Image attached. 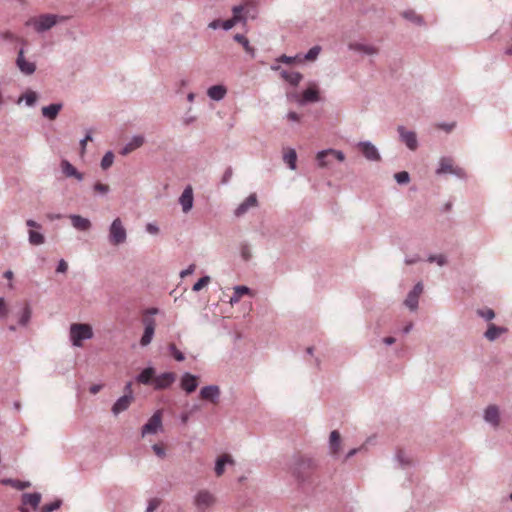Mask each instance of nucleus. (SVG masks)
I'll use <instances>...</instances> for the list:
<instances>
[{
    "label": "nucleus",
    "mask_w": 512,
    "mask_h": 512,
    "mask_svg": "<svg viewBox=\"0 0 512 512\" xmlns=\"http://www.w3.org/2000/svg\"><path fill=\"white\" fill-rule=\"evenodd\" d=\"M316 467V462L312 458L299 456L295 459L292 473L298 481L304 482Z\"/></svg>",
    "instance_id": "f257e3e1"
},
{
    "label": "nucleus",
    "mask_w": 512,
    "mask_h": 512,
    "mask_svg": "<svg viewBox=\"0 0 512 512\" xmlns=\"http://www.w3.org/2000/svg\"><path fill=\"white\" fill-rule=\"evenodd\" d=\"M159 312L158 308H149L146 310L145 315L142 319L144 325V333L140 339V345L145 347L149 345L153 339L156 327V321L153 315Z\"/></svg>",
    "instance_id": "f03ea898"
},
{
    "label": "nucleus",
    "mask_w": 512,
    "mask_h": 512,
    "mask_svg": "<svg viewBox=\"0 0 512 512\" xmlns=\"http://www.w3.org/2000/svg\"><path fill=\"white\" fill-rule=\"evenodd\" d=\"M65 19V17L56 14H41L31 19L30 24L33 25L36 32L44 33Z\"/></svg>",
    "instance_id": "7ed1b4c3"
},
{
    "label": "nucleus",
    "mask_w": 512,
    "mask_h": 512,
    "mask_svg": "<svg viewBox=\"0 0 512 512\" xmlns=\"http://www.w3.org/2000/svg\"><path fill=\"white\" fill-rule=\"evenodd\" d=\"M93 337V330L89 324L74 323L70 326V339L72 345L81 347L82 341L91 339Z\"/></svg>",
    "instance_id": "20e7f679"
},
{
    "label": "nucleus",
    "mask_w": 512,
    "mask_h": 512,
    "mask_svg": "<svg viewBox=\"0 0 512 512\" xmlns=\"http://www.w3.org/2000/svg\"><path fill=\"white\" fill-rule=\"evenodd\" d=\"M127 232L120 218L112 221L109 227L108 240L111 245L119 246L126 242Z\"/></svg>",
    "instance_id": "39448f33"
},
{
    "label": "nucleus",
    "mask_w": 512,
    "mask_h": 512,
    "mask_svg": "<svg viewBox=\"0 0 512 512\" xmlns=\"http://www.w3.org/2000/svg\"><path fill=\"white\" fill-rule=\"evenodd\" d=\"M162 427V413L161 411H156L147 421L145 425L142 426L141 434L142 436L149 434H156Z\"/></svg>",
    "instance_id": "423d86ee"
},
{
    "label": "nucleus",
    "mask_w": 512,
    "mask_h": 512,
    "mask_svg": "<svg viewBox=\"0 0 512 512\" xmlns=\"http://www.w3.org/2000/svg\"><path fill=\"white\" fill-rule=\"evenodd\" d=\"M216 502V499L212 493L208 490H200L194 496V505L199 510H204L213 506Z\"/></svg>",
    "instance_id": "0eeeda50"
},
{
    "label": "nucleus",
    "mask_w": 512,
    "mask_h": 512,
    "mask_svg": "<svg viewBox=\"0 0 512 512\" xmlns=\"http://www.w3.org/2000/svg\"><path fill=\"white\" fill-rule=\"evenodd\" d=\"M357 147L363 154V156L369 160L378 162L381 160V155L377 149V147L370 141H360L357 144Z\"/></svg>",
    "instance_id": "6e6552de"
},
{
    "label": "nucleus",
    "mask_w": 512,
    "mask_h": 512,
    "mask_svg": "<svg viewBox=\"0 0 512 512\" xmlns=\"http://www.w3.org/2000/svg\"><path fill=\"white\" fill-rule=\"evenodd\" d=\"M397 131L399 133L400 140L412 151L418 148V140L414 131L407 130L404 126H398Z\"/></svg>",
    "instance_id": "1a4fd4ad"
},
{
    "label": "nucleus",
    "mask_w": 512,
    "mask_h": 512,
    "mask_svg": "<svg viewBox=\"0 0 512 512\" xmlns=\"http://www.w3.org/2000/svg\"><path fill=\"white\" fill-rule=\"evenodd\" d=\"M423 292V284L421 282H418L415 284L413 289L408 293L404 304L406 307H408L411 311H415L418 308L419 303V297Z\"/></svg>",
    "instance_id": "9d476101"
},
{
    "label": "nucleus",
    "mask_w": 512,
    "mask_h": 512,
    "mask_svg": "<svg viewBox=\"0 0 512 512\" xmlns=\"http://www.w3.org/2000/svg\"><path fill=\"white\" fill-rule=\"evenodd\" d=\"M16 66L24 75H32L36 71V64L25 59L23 48H20L18 51Z\"/></svg>",
    "instance_id": "9b49d317"
},
{
    "label": "nucleus",
    "mask_w": 512,
    "mask_h": 512,
    "mask_svg": "<svg viewBox=\"0 0 512 512\" xmlns=\"http://www.w3.org/2000/svg\"><path fill=\"white\" fill-rule=\"evenodd\" d=\"M199 395L201 399L217 404L221 391L218 385H207L201 388Z\"/></svg>",
    "instance_id": "f8f14e48"
},
{
    "label": "nucleus",
    "mask_w": 512,
    "mask_h": 512,
    "mask_svg": "<svg viewBox=\"0 0 512 512\" xmlns=\"http://www.w3.org/2000/svg\"><path fill=\"white\" fill-rule=\"evenodd\" d=\"M295 98L297 100V103L301 106H304L307 103L318 102L320 100L319 90L317 86L313 84V86L303 91L301 97L295 95Z\"/></svg>",
    "instance_id": "ddd939ff"
},
{
    "label": "nucleus",
    "mask_w": 512,
    "mask_h": 512,
    "mask_svg": "<svg viewBox=\"0 0 512 512\" xmlns=\"http://www.w3.org/2000/svg\"><path fill=\"white\" fill-rule=\"evenodd\" d=\"M176 380V374L173 372H164L159 376H155L153 385L154 389L162 390L169 388Z\"/></svg>",
    "instance_id": "4468645a"
},
{
    "label": "nucleus",
    "mask_w": 512,
    "mask_h": 512,
    "mask_svg": "<svg viewBox=\"0 0 512 512\" xmlns=\"http://www.w3.org/2000/svg\"><path fill=\"white\" fill-rule=\"evenodd\" d=\"M194 203V196H193V188L192 186L188 185L184 188L181 196L179 197V204L182 207V211L184 213H188Z\"/></svg>",
    "instance_id": "2eb2a0df"
},
{
    "label": "nucleus",
    "mask_w": 512,
    "mask_h": 512,
    "mask_svg": "<svg viewBox=\"0 0 512 512\" xmlns=\"http://www.w3.org/2000/svg\"><path fill=\"white\" fill-rule=\"evenodd\" d=\"M333 156L338 161L342 162L345 160V155L342 151L334 150V149H327L322 150L317 153V161L320 167H326L329 165L330 162H323V158H327Z\"/></svg>",
    "instance_id": "dca6fc26"
},
{
    "label": "nucleus",
    "mask_w": 512,
    "mask_h": 512,
    "mask_svg": "<svg viewBox=\"0 0 512 512\" xmlns=\"http://www.w3.org/2000/svg\"><path fill=\"white\" fill-rule=\"evenodd\" d=\"M180 386L186 393L190 394L198 387V377L189 372H185L181 377Z\"/></svg>",
    "instance_id": "f3484780"
},
{
    "label": "nucleus",
    "mask_w": 512,
    "mask_h": 512,
    "mask_svg": "<svg viewBox=\"0 0 512 512\" xmlns=\"http://www.w3.org/2000/svg\"><path fill=\"white\" fill-rule=\"evenodd\" d=\"M258 204L256 194H250L234 211L236 217L243 216L250 208L256 207Z\"/></svg>",
    "instance_id": "a211bd4d"
},
{
    "label": "nucleus",
    "mask_w": 512,
    "mask_h": 512,
    "mask_svg": "<svg viewBox=\"0 0 512 512\" xmlns=\"http://www.w3.org/2000/svg\"><path fill=\"white\" fill-rule=\"evenodd\" d=\"M133 399L134 396L131 395H123L120 398H118L111 409L113 415L117 416L120 413L126 411L131 405Z\"/></svg>",
    "instance_id": "6ab92c4d"
},
{
    "label": "nucleus",
    "mask_w": 512,
    "mask_h": 512,
    "mask_svg": "<svg viewBox=\"0 0 512 512\" xmlns=\"http://www.w3.org/2000/svg\"><path fill=\"white\" fill-rule=\"evenodd\" d=\"M69 219L71 220L72 226L78 231H88L92 227L91 221L81 215L71 214L69 215Z\"/></svg>",
    "instance_id": "aec40b11"
},
{
    "label": "nucleus",
    "mask_w": 512,
    "mask_h": 512,
    "mask_svg": "<svg viewBox=\"0 0 512 512\" xmlns=\"http://www.w3.org/2000/svg\"><path fill=\"white\" fill-rule=\"evenodd\" d=\"M145 142V138L142 135H134L129 142L125 144V146L122 148L120 154L121 155H128L135 149L141 147Z\"/></svg>",
    "instance_id": "412c9836"
},
{
    "label": "nucleus",
    "mask_w": 512,
    "mask_h": 512,
    "mask_svg": "<svg viewBox=\"0 0 512 512\" xmlns=\"http://www.w3.org/2000/svg\"><path fill=\"white\" fill-rule=\"evenodd\" d=\"M348 48L366 55H376L379 52L377 47L363 43H350Z\"/></svg>",
    "instance_id": "4be33fe9"
},
{
    "label": "nucleus",
    "mask_w": 512,
    "mask_h": 512,
    "mask_svg": "<svg viewBox=\"0 0 512 512\" xmlns=\"http://www.w3.org/2000/svg\"><path fill=\"white\" fill-rule=\"evenodd\" d=\"M154 378H155V369L153 367H147V368L143 369L142 372L136 376L135 380L138 383H141L144 385H149V384H153Z\"/></svg>",
    "instance_id": "5701e85b"
},
{
    "label": "nucleus",
    "mask_w": 512,
    "mask_h": 512,
    "mask_svg": "<svg viewBox=\"0 0 512 512\" xmlns=\"http://www.w3.org/2000/svg\"><path fill=\"white\" fill-rule=\"evenodd\" d=\"M341 436L337 430H333L329 437V450L332 456H337L340 452Z\"/></svg>",
    "instance_id": "b1692460"
},
{
    "label": "nucleus",
    "mask_w": 512,
    "mask_h": 512,
    "mask_svg": "<svg viewBox=\"0 0 512 512\" xmlns=\"http://www.w3.org/2000/svg\"><path fill=\"white\" fill-rule=\"evenodd\" d=\"M61 168H62V172L65 174V176L67 177H74L76 178L78 181H82L84 176L81 172H79L69 161L67 160H62L61 162Z\"/></svg>",
    "instance_id": "393cba45"
},
{
    "label": "nucleus",
    "mask_w": 512,
    "mask_h": 512,
    "mask_svg": "<svg viewBox=\"0 0 512 512\" xmlns=\"http://www.w3.org/2000/svg\"><path fill=\"white\" fill-rule=\"evenodd\" d=\"M508 331L505 327L496 326L491 323L488 325V329L484 333V337L489 341H495L501 334H504Z\"/></svg>",
    "instance_id": "a878e982"
},
{
    "label": "nucleus",
    "mask_w": 512,
    "mask_h": 512,
    "mask_svg": "<svg viewBox=\"0 0 512 512\" xmlns=\"http://www.w3.org/2000/svg\"><path fill=\"white\" fill-rule=\"evenodd\" d=\"M484 419L493 426L499 425V410L497 406L490 405L485 409Z\"/></svg>",
    "instance_id": "bb28decb"
},
{
    "label": "nucleus",
    "mask_w": 512,
    "mask_h": 512,
    "mask_svg": "<svg viewBox=\"0 0 512 512\" xmlns=\"http://www.w3.org/2000/svg\"><path fill=\"white\" fill-rule=\"evenodd\" d=\"M227 93V89L223 85H213L208 88L207 95L214 101L222 100Z\"/></svg>",
    "instance_id": "cd10ccee"
},
{
    "label": "nucleus",
    "mask_w": 512,
    "mask_h": 512,
    "mask_svg": "<svg viewBox=\"0 0 512 512\" xmlns=\"http://www.w3.org/2000/svg\"><path fill=\"white\" fill-rule=\"evenodd\" d=\"M61 103H52L48 106H44L41 110L42 115L49 120H54L62 109Z\"/></svg>",
    "instance_id": "c85d7f7f"
},
{
    "label": "nucleus",
    "mask_w": 512,
    "mask_h": 512,
    "mask_svg": "<svg viewBox=\"0 0 512 512\" xmlns=\"http://www.w3.org/2000/svg\"><path fill=\"white\" fill-rule=\"evenodd\" d=\"M454 168L453 161L449 157H442L439 160V166L436 169L437 175L450 174Z\"/></svg>",
    "instance_id": "c756f323"
},
{
    "label": "nucleus",
    "mask_w": 512,
    "mask_h": 512,
    "mask_svg": "<svg viewBox=\"0 0 512 512\" xmlns=\"http://www.w3.org/2000/svg\"><path fill=\"white\" fill-rule=\"evenodd\" d=\"M234 460L228 454H224L217 458L215 463V473L217 476H221L224 473L226 464H233Z\"/></svg>",
    "instance_id": "7c9ffc66"
},
{
    "label": "nucleus",
    "mask_w": 512,
    "mask_h": 512,
    "mask_svg": "<svg viewBox=\"0 0 512 512\" xmlns=\"http://www.w3.org/2000/svg\"><path fill=\"white\" fill-rule=\"evenodd\" d=\"M40 501H41L40 493H24L22 495V504L30 505L34 509L38 508Z\"/></svg>",
    "instance_id": "2f4dec72"
},
{
    "label": "nucleus",
    "mask_w": 512,
    "mask_h": 512,
    "mask_svg": "<svg viewBox=\"0 0 512 512\" xmlns=\"http://www.w3.org/2000/svg\"><path fill=\"white\" fill-rule=\"evenodd\" d=\"M281 77L293 86H297L302 80L303 76L299 72H289L287 70L281 71Z\"/></svg>",
    "instance_id": "473e14b6"
},
{
    "label": "nucleus",
    "mask_w": 512,
    "mask_h": 512,
    "mask_svg": "<svg viewBox=\"0 0 512 512\" xmlns=\"http://www.w3.org/2000/svg\"><path fill=\"white\" fill-rule=\"evenodd\" d=\"M250 292V289L246 286H235L234 287V293L233 295L231 296L230 300H229V303L231 305H234L236 303H238L241 299V297L245 294H248Z\"/></svg>",
    "instance_id": "72a5a7b5"
},
{
    "label": "nucleus",
    "mask_w": 512,
    "mask_h": 512,
    "mask_svg": "<svg viewBox=\"0 0 512 512\" xmlns=\"http://www.w3.org/2000/svg\"><path fill=\"white\" fill-rule=\"evenodd\" d=\"M234 40L240 43L248 54H250L252 57L255 56L254 47L250 45L249 40L244 35L236 34L234 35Z\"/></svg>",
    "instance_id": "f704fd0d"
},
{
    "label": "nucleus",
    "mask_w": 512,
    "mask_h": 512,
    "mask_svg": "<svg viewBox=\"0 0 512 512\" xmlns=\"http://www.w3.org/2000/svg\"><path fill=\"white\" fill-rule=\"evenodd\" d=\"M28 241L31 245H42L45 242V237L42 233L31 229L28 232Z\"/></svg>",
    "instance_id": "c9c22d12"
},
{
    "label": "nucleus",
    "mask_w": 512,
    "mask_h": 512,
    "mask_svg": "<svg viewBox=\"0 0 512 512\" xmlns=\"http://www.w3.org/2000/svg\"><path fill=\"white\" fill-rule=\"evenodd\" d=\"M283 160L291 170L296 169L297 154L294 149H289V151L284 154Z\"/></svg>",
    "instance_id": "e433bc0d"
},
{
    "label": "nucleus",
    "mask_w": 512,
    "mask_h": 512,
    "mask_svg": "<svg viewBox=\"0 0 512 512\" xmlns=\"http://www.w3.org/2000/svg\"><path fill=\"white\" fill-rule=\"evenodd\" d=\"M403 17L419 26L424 25V19L421 15L413 10H408L403 13Z\"/></svg>",
    "instance_id": "4c0bfd02"
},
{
    "label": "nucleus",
    "mask_w": 512,
    "mask_h": 512,
    "mask_svg": "<svg viewBox=\"0 0 512 512\" xmlns=\"http://www.w3.org/2000/svg\"><path fill=\"white\" fill-rule=\"evenodd\" d=\"M23 100H25L26 105L33 106L37 100V94L34 91H28L18 98L17 104H20Z\"/></svg>",
    "instance_id": "58836bf2"
},
{
    "label": "nucleus",
    "mask_w": 512,
    "mask_h": 512,
    "mask_svg": "<svg viewBox=\"0 0 512 512\" xmlns=\"http://www.w3.org/2000/svg\"><path fill=\"white\" fill-rule=\"evenodd\" d=\"M31 315H32L31 307L29 304H26L24 306L21 316L19 318V324L21 326H26L31 319Z\"/></svg>",
    "instance_id": "ea45409f"
},
{
    "label": "nucleus",
    "mask_w": 512,
    "mask_h": 512,
    "mask_svg": "<svg viewBox=\"0 0 512 512\" xmlns=\"http://www.w3.org/2000/svg\"><path fill=\"white\" fill-rule=\"evenodd\" d=\"M113 162H114V154H113V152L112 151H107L104 154V156H103V158L101 160V164H100L101 168L103 170H107L108 168H110L112 166Z\"/></svg>",
    "instance_id": "a19ab883"
},
{
    "label": "nucleus",
    "mask_w": 512,
    "mask_h": 512,
    "mask_svg": "<svg viewBox=\"0 0 512 512\" xmlns=\"http://www.w3.org/2000/svg\"><path fill=\"white\" fill-rule=\"evenodd\" d=\"M427 261L430 263H437L439 266H445L448 263L447 257L444 254L429 255Z\"/></svg>",
    "instance_id": "79ce46f5"
},
{
    "label": "nucleus",
    "mask_w": 512,
    "mask_h": 512,
    "mask_svg": "<svg viewBox=\"0 0 512 512\" xmlns=\"http://www.w3.org/2000/svg\"><path fill=\"white\" fill-rule=\"evenodd\" d=\"M321 51V47L320 46H313L312 48L309 49V51L303 56V59L304 60H307V61H313L315 60L319 53Z\"/></svg>",
    "instance_id": "37998d69"
},
{
    "label": "nucleus",
    "mask_w": 512,
    "mask_h": 512,
    "mask_svg": "<svg viewBox=\"0 0 512 512\" xmlns=\"http://www.w3.org/2000/svg\"><path fill=\"white\" fill-rule=\"evenodd\" d=\"M211 281V278L210 276L206 275V276H203L201 277L192 287V290L194 292H198L200 291L203 287H205L206 285H208Z\"/></svg>",
    "instance_id": "c03bdc74"
},
{
    "label": "nucleus",
    "mask_w": 512,
    "mask_h": 512,
    "mask_svg": "<svg viewBox=\"0 0 512 512\" xmlns=\"http://www.w3.org/2000/svg\"><path fill=\"white\" fill-rule=\"evenodd\" d=\"M395 458L398 461L400 467H402V468H405V467L411 465V461L406 457L404 451H402V450H399L396 453V457Z\"/></svg>",
    "instance_id": "a18cd8bd"
},
{
    "label": "nucleus",
    "mask_w": 512,
    "mask_h": 512,
    "mask_svg": "<svg viewBox=\"0 0 512 512\" xmlns=\"http://www.w3.org/2000/svg\"><path fill=\"white\" fill-rule=\"evenodd\" d=\"M61 504H62L61 500H56L54 502L45 504L41 507V512H53V511L59 509Z\"/></svg>",
    "instance_id": "49530a36"
},
{
    "label": "nucleus",
    "mask_w": 512,
    "mask_h": 512,
    "mask_svg": "<svg viewBox=\"0 0 512 512\" xmlns=\"http://www.w3.org/2000/svg\"><path fill=\"white\" fill-rule=\"evenodd\" d=\"M394 178L398 184H407L410 181V175L406 171L396 173Z\"/></svg>",
    "instance_id": "de8ad7c7"
},
{
    "label": "nucleus",
    "mask_w": 512,
    "mask_h": 512,
    "mask_svg": "<svg viewBox=\"0 0 512 512\" xmlns=\"http://www.w3.org/2000/svg\"><path fill=\"white\" fill-rule=\"evenodd\" d=\"M477 314L486 321H490L495 317V312L490 308L478 310Z\"/></svg>",
    "instance_id": "09e8293b"
},
{
    "label": "nucleus",
    "mask_w": 512,
    "mask_h": 512,
    "mask_svg": "<svg viewBox=\"0 0 512 512\" xmlns=\"http://www.w3.org/2000/svg\"><path fill=\"white\" fill-rule=\"evenodd\" d=\"M168 349L175 360L183 361L185 359L184 354L176 348L175 344H169Z\"/></svg>",
    "instance_id": "8fccbe9b"
},
{
    "label": "nucleus",
    "mask_w": 512,
    "mask_h": 512,
    "mask_svg": "<svg viewBox=\"0 0 512 512\" xmlns=\"http://www.w3.org/2000/svg\"><path fill=\"white\" fill-rule=\"evenodd\" d=\"M93 189L96 193H99L101 195H106L110 191V187L107 184H103L100 182L95 183Z\"/></svg>",
    "instance_id": "3c124183"
},
{
    "label": "nucleus",
    "mask_w": 512,
    "mask_h": 512,
    "mask_svg": "<svg viewBox=\"0 0 512 512\" xmlns=\"http://www.w3.org/2000/svg\"><path fill=\"white\" fill-rule=\"evenodd\" d=\"M161 504L160 499L152 498L148 501V505L145 512H154Z\"/></svg>",
    "instance_id": "603ef678"
},
{
    "label": "nucleus",
    "mask_w": 512,
    "mask_h": 512,
    "mask_svg": "<svg viewBox=\"0 0 512 512\" xmlns=\"http://www.w3.org/2000/svg\"><path fill=\"white\" fill-rule=\"evenodd\" d=\"M241 256L245 261L250 260L251 258V250L250 246L247 243H243L240 248Z\"/></svg>",
    "instance_id": "864d4df0"
},
{
    "label": "nucleus",
    "mask_w": 512,
    "mask_h": 512,
    "mask_svg": "<svg viewBox=\"0 0 512 512\" xmlns=\"http://www.w3.org/2000/svg\"><path fill=\"white\" fill-rule=\"evenodd\" d=\"M236 23H237V19L236 18H231V19H228V20H225V21H221V27L225 31H228V30L232 29Z\"/></svg>",
    "instance_id": "5fc2aeb1"
},
{
    "label": "nucleus",
    "mask_w": 512,
    "mask_h": 512,
    "mask_svg": "<svg viewBox=\"0 0 512 512\" xmlns=\"http://www.w3.org/2000/svg\"><path fill=\"white\" fill-rule=\"evenodd\" d=\"M243 6L239 5V6H234L232 11H233V17L232 18H236L237 19V23L244 20V18L241 16V13L243 11Z\"/></svg>",
    "instance_id": "6e6d98bb"
},
{
    "label": "nucleus",
    "mask_w": 512,
    "mask_h": 512,
    "mask_svg": "<svg viewBox=\"0 0 512 512\" xmlns=\"http://www.w3.org/2000/svg\"><path fill=\"white\" fill-rule=\"evenodd\" d=\"M232 175H233V169H232V167H228L222 176L221 183L224 185L229 183V181L232 178Z\"/></svg>",
    "instance_id": "4d7b16f0"
},
{
    "label": "nucleus",
    "mask_w": 512,
    "mask_h": 512,
    "mask_svg": "<svg viewBox=\"0 0 512 512\" xmlns=\"http://www.w3.org/2000/svg\"><path fill=\"white\" fill-rule=\"evenodd\" d=\"M92 140H93L92 131L88 130L85 137L80 141V146H81L82 152L85 151L87 142L92 141Z\"/></svg>",
    "instance_id": "13d9d810"
},
{
    "label": "nucleus",
    "mask_w": 512,
    "mask_h": 512,
    "mask_svg": "<svg viewBox=\"0 0 512 512\" xmlns=\"http://www.w3.org/2000/svg\"><path fill=\"white\" fill-rule=\"evenodd\" d=\"M299 56H296V57H292V56H287V55H281L279 58L276 59L277 62H282V63H285V64H292L295 62V60L298 58Z\"/></svg>",
    "instance_id": "bf43d9fd"
},
{
    "label": "nucleus",
    "mask_w": 512,
    "mask_h": 512,
    "mask_svg": "<svg viewBox=\"0 0 512 512\" xmlns=\"http://www.w3.org/2000/svg\"><path fill=\"white\" fill-rule=\"evenodd\" d=\"M450 174H452L460 179H464L466 177V173H465L464 169H462L461 167H458V166H454V168L452 169V172Z\"/></svg>",
    "instance_id": "052dcab7"
},
{
    "label": "nucleus",
    "mask_w": 512,
    "mask_h": 512,
    "mask_svg": "<svg viewBox=\"0 0 512 512\" xmlns=\"http://www.w3.org/2000/svg\"><path fill=\"white\" fill-rule=\"evenodd\" d=\"M450 174H452L460 179H464L466 177V173H465L464 169H462L461 167H458V166H454V168L452 169V172Z\"/></svg>",
    "instance_id": "680f3d73"
},
{
    "label": "nucleus",
    "mask_w": 512,
    "mask_h": 512,
    "mask_svg": "<svg viewBox=\"0 0 512 512\" xmlns=\"http://www.w3.org/2000/svg\"><path fill=\"white\" fill-rule=\"evenodd\" d=\"M67 270H68V263L64 259H61L58 262V265L56 267V272L57 273H66Z\"/></svg>",
    "instance_id": "e2e57ef3"
},
{
    "label": "nucleus",
    "mask_w": 512,
    "mask_h": 512,
    "mask_svg": "<svg viewBox=\"0 0 512 512\" xmlns=\"http://www.w3.org/2000/svg\"><path fill=\"white\" fill-rule=\"evenodd\" d=\"M8 314V308L6 306L4 298H0V319H3Z\"/></svg>",
    "instance_id": "0e129e2a"
},
{
    "label": "nucleus",
    "mask_w": 512,
    "mask_h": 512,
    "mask_svg": "<svg viewBox=\"0 0 512 512\" xmlns=\"http://www.w3.org/2000/svg\"><path fill=\"white\" fill-rule=\"evenodd\" d=\"M152 449H153L154 453H155L158 457H160V458L165 457V455H166L165 449H164L162 446H160L159 444H154V445L152 446Z\"/></svg>",
    "instance_id": "69168bd1"
},
{
    "label": "nucleus",
    "mask_w": 512,
    "mask_h": 512,
    "mask_svg": "<svg viewBox=\"0 0 512 512\" xmlns=\"http://www.w3.org/2000/svg\"><path fill=\"white\" fill-rule=\"evenodd\" d=\"M30 486V482L16 480L13 482V487L18 490H24Z\"/></svg>",
    "instance_id": "338daca9"
},
{
    "label": "nucleus",
    "mask_w": 512,
    "mask_h": 512,
    "mask_svg": "<svg viewBox=\"0 0 512 512\" xmlns=\"http://www.w3.org/2000/svg\"><path fill=\"white\" fill-rule=\"evenodd\" d=\"M146 231L152 235H156L159 233V227L154 223H148L146 225Z\"/></svg>",
    "instance_id": "774afa93"
}]
</instances>
